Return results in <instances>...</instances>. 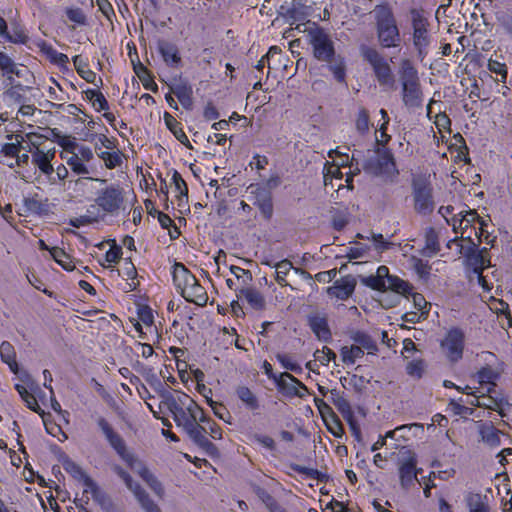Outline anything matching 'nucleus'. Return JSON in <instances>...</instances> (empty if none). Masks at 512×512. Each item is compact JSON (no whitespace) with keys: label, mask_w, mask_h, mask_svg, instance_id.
I'll return each mask as SVG.
<instances>
[{"label":"nucleus","mask_w":512,"mask_h":512,"mask_svg":"<svg viewBox=\"0 0 512 512\" xmlns=\"http://www.w3.org/2000/svg\"><path fill=\"white\" fill-rule=\"evenodd\" d=\"M166 404L173 414L177 426L182 427L196 445L202 448L211 446L209 440L201 434V427L198 423L204 419L203 410L189 395L182 393L177 398L169 395Z\"/></svg>","instance_id":"1"},{"label":"nucleus","mask_w":512,"mask_h":512,"mask_svg":"<svg viewBox=\"0 0 512 512\" xmlns=\"http://www.w3.org/2000/svg\"><path fill=\"white\" fill-rule=\"evenodd\" d=\"M305 32L315 59L327 63L335 79L338 82H344L346 77L344 58L336 54L331 35L316 23L309 25Z\"/></svg>","instance_id":"2"},{"label":"nucleus","mask_w":512,"mask_h":512,"mask_svg":"<svg viewBox=\"0 0 512 512\" xmlns=\"http://www.w3.org/2000/svg\"><path fill=\"white\" fill-rule=\"evenodd\" d=\"M361 283L377 291L385 292L390 290L405 297L412 294L414 306L420 312L426 311L425 309L429 305L421 294L413 293L412 284L397 276L390 275L388 267L384 265L378 267L375 275L362 277Z\"/></svg>","instance_id":"3"},{"label":"nucleus","mask_w":512,"mask_h":512,"mask_svg":"<svg viewBox=\"0 0 512 512\" xmlns=\"http://www.w3.org/2000/svg\"><path fill=\"white\" fill-rule=\"evenodd\" d=\"M370 14L375 21L380 45L384 48L399 46L400 32L392 8L388 4L376 5Z\"/></svg>","instance_id":"4"},{"label":"nucleus","mask_w":512,"mask_h":512,"mask_svg":"<svg viewBox=\"0 0 512 512\" xmlns=\"http://www.w3.org/2000/svg\"><path fill=\"white\" fill-rule=\"evenodd\" d=\"M400 81L403 104L409 109L421 108L423 105V91L418 72L409 60L401 62Z\"/></svg>","instance_id":"5"},{"label":"nucleus","mask_w":512,"mask_h":512,"mask_svg":"<svg viewBox=\"0 0 512 512\" xmlns=\"http://www.w3.org/2000/svg\"><path fill=\"white\" fill-rule=\"evenodd\" d=\"M411 187L415 212L423 216L430 215L435 209L430 181L421 175L413 176Z\"/></svg>","instance_id":"6"},{"label":"nucleus","mask_w":512,"mask_h":512,"mask_svg":"<svg viewBox=\"0 0 512 512\" xmlns=\"http://www.w3.org/2000/svg\"><path fill=\"white\" fill-rule=\"evenodd\" d=\"M361 55L373 68L378 83L381 86L393 89L395 86L394 76L389 63L375 49L367 45L360 48Z\"/></svg>","instance_id":"7"},{"label":"nucleus","mask_w":512,"mask_h":512,"mask_svg":"<svg viewBox=\"0 0 512 512\" xmlns=\"http://www.w3.org/2000/svg\"><path fill=\"white\" fill-rule=\"evenodd\" d=\"M97 425L101 429L102 433L105 435L108 443L116 451L119 457L123 461H125L130 467H132L135 462V457L132 453H130L127 450L123 438L117 432L114 431L113 427L104 417H99L97 419Z\"/></svg>","instance_id":"8"},{"label":"nucleus","mask_w":512,"mask_h":512,"mask_svg":"<svg viewBox=\"0 0 512 512\" xmlns=\"http://www.w3.org/2000/svg\"><path fill=\"white\" fill-rule=\"evenodd\" d=\"M95 201L104 212L113 214L124 203V190L119 185L111 184L98 192Z\"/></svg>","instance_id":"9"},{"label":"nucleus","mask_w":512,"mask_h":512,"mask_svg":"<svg viewBox=\"0 0 512 512\" xmlns=\"http://www.w3.org/2000/svg\"><path fill=\"white\" fill-rule=\"evenodd\" d=\"M465 334L460 328L450 329L441 342L446 357L451 362L459 361L463 356Z\"/></svg>","instance_id":"10"},{"label":"nucleus","mask_w":512,"mask_h":512,"mask_svg":"<svg viewBox=\"0 0 512 512\" xmlns=\"http://www.w3.org/2000/svg\"><path fill=\"white\" fill-rule=\"evenodd\" d=\"M35 149H29L31 153L32 163L44 174L51 184H56V177H54V167L52 160L55 158V148L44 151L32 143Z\"/></svg>","instance_id":"11"},{"label":"nucleus","mask_w":512,"mask_h":512,"mask_svg":"<svg viewBox=\"0 0 512 512\" xmlns=\"http://www.w3.org/2000/svg\"><path fill=\"white\" fill-rule=\"evenodd\" d=\"M205 207L210 210L209 215L211 217H221L224 209V192L218 185V180L212 179L206 189Z\"/></svg>","instance_id":"12"},{"label":"nucleus","mask_w":512,"mask_h":512,"mask_svg":"<svg viewBox=\"0 0 512 512\" xmlns=\"http://www.w3.org/2000/svg\"><path fill=\"white\" fill-rule=\"evenodd\" d=\"M427 25V20L423 16L418 12H412L413 43L420 55L425 52L429 45Z\"/></svg>","instance_id":"13"},{"label":"nucleus","mask_w":512,"mask_h":512,"mask_svg":"<svg viewBox=\"0 0 512 512\" xmlns=\"http://www.w3.org/2000/svg\"><path fill=\"white\" fill-rule=\"evenodd\" d=\"M417 460L414 454H410L405 460L399 463V478L401 487L408 490L414 481H417V475L421 469H416Z\"/></svg>","instance_id":"14"},{"label":"nucleus","mask_w":512,"mask_h":512,"mask_svg":"<svg viewBox=\"0 0 512 512\" xmlns=\"http://www.w3.org/2000/svg\"><path fill=\"white\" fill-rule=\"evenodd\" d=\"M173 283L182 297L196 282V277L182 264L176 262L172 270Z\"/></svg>","instance_id":"15"},{"label":"nucleus","mask_w":512,"mask_h":512,"mask_svg":"<svg viewBox=\"0 0 512 512\" xmlns=\"http://www.w3.org/2000/svg\"><path fill=\"white\" fill-rule=\"evenodd\" d=\"M275 383L279 392L289 398L300 395L298 393L297 386H299L304 392L308 391L307 387L300 380L288 372L281 373Z\"/></svg>","instance_id":"16"},{"label":"nucleus","mask_w":512,"mask_h":512,"mask_svg":"<svg viewBox=\"0 0 512 512\" xmlns=\"http://www.w3.org/2000/svg\"><path fill=\"white\" fill-rule=\"evenodd\" d=\"M355 287V277L347 275L336 280L332 286L328 287L327 293L337 299L346 300L354 293Z\"/></svg>","instance_id":"17"},{"label":"nucleus","mask_w":512,"mask_h":512,"mask_svg":"<svg viewBox=\"0 0 512 512\" xmlns=\"http://www.w3.org/2000/svg\"><path fill=\"white\" fill-rule=\"evenodd\" d=\"M86 488L83 491V497L79 499V502H83L88 504L89 498L85 497V495L90 492L95 502H97L100 507L105 510L110 507V504L113 502L111 498L103 491L100 490L98 485L94 482L93 479H86Z\"/></svg>","instance_id":"18"},{"label":"nucleus","mask_w":512,"mask_h":512,"mask_svg":"<svg viewBox=\"0 0 512 512\" xmlns=\"http://www.w3.org/2000/svg\"><path fill=\"white\" fill-rule=\"evenodd\" d=\"M11 30H8L6 42L14 45H27L30 41L29 32L26 26L19 19L10 22Z\"/></svg>","instance_id":"19"},{"label":"nucleus","mask_w":512,"mask_h":512,"mask_svg":"<svg viewBox=\"0 0 512 512\" xmlns=\"http://www.w3.org/2000/svg\"><path fill=\"white\" fill-rule=\"evenodd\" d=\"M230 273L232 277L226 278V285L235 291L245 289L244 287L252 279L250 271L235 265L230 266Z\"/></svg>","instance_id":"20"},{"label":"nucleus","mask_w":512,"mask_h":512,"mask_svg":"<svg viewBox=\"0 0 512 512\" xmlns=\"http://www.w3.org/2000/svg\"><path fill=\"white\" fill-rule=\"evenodd\" d=\"M158 51L164 62L170 67H177L181 62L177 46L166 40L158 41Z\"/></svg>","instance_id":"21"},{"label":"nucleus","mask_w":512,"mask_h":512,"mask_svg":"<svg viewBox=\"0 0 512 512\" xmlns=\"http://www.w3.org/2000/svg\"><path fill=\"white\" fill-rule=\"evenodd\" d=\"M256 195L255 204L260 209L265 219L269 220L273 215L272 196L269 190L257 187L252 191Z\"/></svg>","instance_id":"22"},{"label":"nucleus","mask_w":512,"mask_h":512,"mask_svg":"<svg viewBox=\"0 0 512 512\" xmlns=\"http://www.w3.org/2000/svg\"><path fill=\"white\" fill-rule=\"evenodd\" d=\"M487 253V249L483 248L476 254H472L466 260L467 266L473 269L474 273L478 275L480 281H484L482 272L486 267L490 265V260L487 258Z\"/></svg>","instance_id":"23"},{"label":"nucleus","mask_w":512,"mask_h":512,"mask_svg":"<svg viewBox=\"0 0 512 512\" xmlns=\"http://www.w3.org/2000/svg\"><path fill=\"white\" fill-rule=\"evenodd\" d=\"M308 322L311 330L315 333L318 339L323 341L331 339V332L325 317L319 315L310 316Z\"/></svg>","instance_id":"24"},{"label":"nucleus","mask_w":512,"mask_h":512,"mask_svg":"<svg viewBox=\"0 0 512 512\" xmlns=\"http://www.w3.org/2000/svg\"><path fill=\"white\" fill-rule=\"evenodd\" d=\"M478 431L481 436V440L490 447H497L500 445V431L491 423H479Z\"/></svg>","instance_id":"25"},{"label":"nucleus","mask_w":512,"mask_h":512,"mask_svg":"<svg viewBox=\"0 0 512 512\" xmlns=\"http://www.w3.org/2000/svg\"><path fill=\"white\" fill-rule=\"evenodd\" d=\"M164 121L167 128L173 133L175 138L187 148L191 149L192 146L188 137L186 136L183 129L180 127V123L168 112L164 114Z\"/></svg>","instance_id":"26"},{"label":"nucleus","mask_w":512,"mask_h":512,"mask_svg":"<svg viewBox=\"0 0 512 512\" xmlns=\"http://www.w3.org/2000/svg\"><path fill=\"white\" fill-rule=\"evenodd\" d=\"M132 63L134 72L142 82L144 88L152 92H157L158 86L153 80V76L151 75L149 70L139 60L137 61V63H135L134 60L132 59Z\"/></svg>","instance_id":"27"},{"label":"nucleus","mask_w":512,"mask_h":512,"mask_svg":"<svg viewBox=\"0 0 512 512\" xmlns=\"http://www.w3.org/2000/svg\"><path fill=\"white\" fill-rule=\"evenodd\" d=\"M7 139L10 141L14 139L15 142L3 144L0 149V154H2L3 158L11 159L18 155V153H20L22 149H24V147L22 146L23 136L9 134L7 135Z\"/></svg>","instance_id":"28"},{"label":"nucleus","mask_w":512,"mask_h":512,"mask_svg":"<svg viewBox=\"0 0 512 512\" xmlns=\"http://www.w3.org/2000/svg\"><path fill=\"white\" fill-rule=\"evenodd\" d=\"M135 497L145 512H161L159 506L139 484L135 485Z\"/></svg>","instance_id":"29"},{"label":"nucleus","mask_w":512,"mask_h":512,"mask_svg":"<svg viewBox=\"0 0 512 512\" xmlns=\"http://www.w3.org/2000/svg\"><path fill=\"white\" fill-rule=\"evenodd\" d=\"M183 298L197 305H205L207 302V294L204 288L199 284L198 280L191 286Z\"/></svg>","instance_id":"30"},{"label":"nucleus","mask_w":512,"mask_h":512,"mask_svg":"<svg viewBox=\"0 0 512 512\" xmlns=\"http://www.w3.org/2000/svg\"><path fill=\"white\" fill-rule=\"evenodd\" d=\"M42 51L45 53L51 63L57 65L63 70H68L69 58L66 54L58 52L52 46L43 45Z\"/></svg>","instance_id":"31"},{"label":"nucleus","mask_w":512,"mask_h":512,"mask_svg":"<svg viewBox=\"0 0 512 512\" xmlns=\"http://www.w3.org/2000/svg\"><path fill=\"white\" fill-rule=\"evenodd\" d=\"M236 394L249 410L255 411L260 408L256 395L248 387L239 386L236 389Z\"/></svg>","instance_id":"32"},{"label":"nucleus","mask_w":512,"mask_h":512,"mask_svg":"<svg viewBox=\"0 0 512 512\" xmlns=\"http://www.w3.org/2000/svg\"><path fill=\"white\" fill-rule=\"evenodd\" d=\"M240 292L253 309L262 310L265 308V299L259 291L246 288Z\"/></svg>","instance_id":"33"},{"label":"nucleus","mask_w":512,"mask_h":512,"mask_svg":"<svg viewBox=\"0 0 512 512\" xmlns=\"http://www.w3.org/2000/svg\"><path fill=\"white\" fill-rule=\"evenodd\" d=\"M72 60L77 73L87 82L94 83L96 74L88 68L86 60L81 55L74 56Z\"/></svg>","instance_id":"34"},{"label":"nucleus","mask_w":512,"mask_h":512,"mask_svg":"<svg viewBox=\"0 0 512 512\" xmlns=\"http://www.w3.org/2000/svg\"><path fill=\"white\" fill-rule=\"evenodd\" d=\"M15 389L30 410L40 415L44 413L34 395L29 393V391L24 385L16 384Z\"/></svg>","instance_id":"35"},{"label":"nucleus","mask_w":512,"mask_h":512,"mask_svg":"<svg viewBox=\"0 0 512 512\" xmlns=\"http://www.w3.org/2000/svg\"><path fill=\"white\" fill-rule=\"evenodd\" d=\"M343 178V173L338 165H335L334 163L327 162L323 169V181L324 186L327 187L333 185V180H341Z\"/></svg>","instance_id":"36"},{"label":"nucleus","mask_w":512,"mask_h":512,"mask_svg":"<svg viewBox=\"0 0 512 512\" xmlns=\"http://www.w3.org/2000/svg\"><path fill=\"white\" fill-rule=\"evenodd\" d=\"M201 427V434L205 436V434H209L213 439H221L222 438V429L221 427L212 421L210 418H207L204 415L203 421H198Z\"/></svg>","instance_id":"37"},{"label":"nucleus","mask_w":512,"mask_h":512,"mask_svg":"<svg viewBox=\"0 0 512 512\" xmlns=\"http://www.w3.org/2000/svg\"><path fill=\"white\" fill-rule=\"evenodd\" d=\"M66 163L70 166L71 170L77 175H88L94 171V169L90 168L83 161H81L77 155L74 153L71 156L66 157Z\"/></svg>","instance_id":"38"},{"label":"nucleus","mask_w":512,"mask_h":512,"mask_svg":"<svg viewBox=\"0 0 512 512\" xmlns=\"http://www.w3.org/2000/svg\"><path fill=\"white\" fill-rule=\"evenodd\" d=\"M342 361L346 364H353L358 358L364 355V351L358 345L344 346L340 351Z\"/></svg>","instance_id":"39"},{"label":"nucleus","mask_w":512,"mask_h":512,"mask_svg":"<svg viewBox=\"0 0 512 512\" xmlns=\"http://www.w3.org/2000/svg\"><path fill=\"white\" fill-rule=\"evenodd\" d=\"M50 254L63 269L67 271H72L74 269L70 256L63 249L59 247H52Z\"/></svg>","instance_id":"40"},{"label":"nucleus","mask_w":512,"mask_h":512,"mask_svg":"<svg viewBox=\"0 0 512 512\" xmlns=\"http://www.w3.org/2000/svg\"><path fill=\"white\" fill-rule=\"evenodd\" d=\"M172 181H173V183L175 185L176 191L179 193L177 195V197H178V201H179V206H181L184 201L187 202V200H188V187H187V184L183 180V178L180 175V173L178 171H176V170L173 172Z\"/></svg>","instance_id":"41"},{"label":"nucleus","mask_w":512,"mask_h":512,"mask_svg":"<svg viewBox=\"0 0 512 512\" xmlns=\"http://www.w3.org/2000/svg\"><path fill=\"white\" fill-rule=\"evenodd\" d=\"M466 500L469 512H489V506L483 501L481 494L470 493Z\"/></svg>","instance_id":"42"},{"label":"nucleus","mask_w":512,"mask_h":512,"mask_svg":"<svg viewBox=\"0 0 512 512\" xmlns=\"http://www.w3.org/2000/svg\"><path fill=\"white\" fill-rule=\"evenodd\" d=\"M63 468L73 478L81 480L84 486H86V479L90 477L83 471V469L78 464H76L74 461L70 459H66L63 462Z\"/></svg>","instance_id":"43"},{"label":"nucleus","mask_w":512,"mask_h":512,"mask_svg":"<svg viewBox=\"0 0 512 512\" xmlns=\"http://www.w3.org/2000/svg\"><path fill=\"white\" fill-rule=\"evenodd\" d=\"M353 340L362 348L363 351L366 349L369 353H372L377 350L375 341L364 332H356L353 336Z\"/></svg>","instance_id":"44"},{"label":"nucleus","mask_w":512,"mask_h":512,"mask_svg":"<svg viewBox=\"0 0 512 512\" xmlns=\"http://www.w3.org/2000/svg\"><path fill=\"white\" fill-rule=\"evenodd\" d=\"M276 268V281L281 286H287L288 283L286 282V275L289 273V271L293 268L292 263L285 259L280 262H278L275 265Z\"/></svg>","instance_id":"45"},{"label":"nucleus","mask_w":512,"mask_h":512,"mask_svg":"<svg viewBox=\"0 0 512 512\" xmlns=\"http://www.w3.org/2000/svg\"><path fill=\"white\" fill-rule=\"evenodd\" d=\"M461 218L458 220L461 229H467L472 223L478 221L481 226H484V221L480 218L475 210H469L465 213L460 212Z\"/></svg>","instance_id":"46"},{"label":"nucleus","mask_w":512,"mask_h":512,"mask_svg":"<svg viewBox=\"0 0 512 512\" xmlns=\"http://www.w3.org/2000/svg\"><path fill=\"white\" fill-rule=\"evenodd\" d=\"M72 149H77V152H73L77 157L83 161L84 163H89L94 158L93 151L88 146H78L76 143H70L66 146V150L70 151Z\"/></svg>","instance_id":"47"},{"label":"nucleus","mask_w":512,"mask_h":512,"mask_svg":"<svg viewBox=\"0 0 512 512\" xmlns=\"http://www.w3.org/2000/svg\"><path fill=\"white\" fill-rule=\"evenodd\" d=\"M290 468L293 471H295L297 473H300V474H303V475H305V476H307L308 478H311V479H316V480H319V481H324V479H325V475L322 474L317 469L308 468V467L301 466V465H298V464H295V463L290 464Z\"/></svg>","instance_id":"48"},{"label":"nucleus","mask_w":512,"mask_h":512,"mask_svg":"<svg viewBox=\"0 0 512 512\" xmlns=\"http://www.w3.org/2000/svg\"><path fill=\"white\" fill-rule=\"evenodd\" d=\"M98 156L104 161L108 169H114L122 163L121 156L118 152L102 151L98 153Z\"/></svg>","instance_id":"49"},{"label":"nucleus","mask_w":512,"mask_h":512,"mask_svg":"<svg viewBox=\"0 0 512 512\" xmlns=\"http://www.w3.org/2000/svg\"><path fill=\"white\" fill-rule=\"evenodd\" d=\"M325 423L330 433H332L335 437H342L344 434L343 425L334 413L330 415V420L325 419Z\"/></svg>","instance_id":"50"},{"label":"nucleus","mask_w":512,"mask_h":512,"mask_svg":"<svg viewBox=\"0 0 512 512\" xmlns=\"http://www.w3.org/2000/svg\"><path fill=\"white\" fill-rule=\"evenodd\" d=\"M488 69L490 72L500 75L501 76L500 81L502 83L506 82L508 72H507V66L504 63H501L497 60L489 59Z\"/></svg>","instance_id":"51"},{"label":"nucleus","mask_w":512,"mask_h":512,"mask_svg":"<svg viewBox=\"0 0 512 512\" xmlns=\"http://www.w3.org/2000/svg\"><path fill=\"white\" fill-rule=\"evenodd\" d=\"M496 373L491 368H483L479 371L478 377L481 383H487L490 385L487 392L492 393L495 388V384L493 383V380L496 378Z\"/></svg>","instance_id":"52"},{"label":"nucleus","mask_w":512,"mask_h":512,"mask_svg":"<svg viewBox=\"0 0 512 512\" xmlns=\"http://www.w3.org/2000/svg\"><path fill=\"white\" fill-rule=\"evenodd\" d=\"M471 405H475L477 407H483V408L495 410V411H497L500 407L499 402L492 396H488V397L483 396L481 398H477L475 400V402L474 401L471 402Z\"/></svg>","instance_id":"53"},{"label":"nucleus","mask_w":512,"mask_h":512,"mask_svg":"<svg viewBox=\"0 0 512 512\" xmlns=\"http://www.w3.org/2000/svg\"><path fill=\"white\" fill-rule=\"evenodd\" d=\"M314 357L322 364L328 365L331 360H335L336 354L333 350L324 346L321 350H316Z\"/></svg>","instance_id":"54"},{"label":"nucleus","mask_w":512,"mask_h":512,"mask_svg":"<svg viewBox=\"0 0 512 512\" xmlns=\"http://www.w3.org/2000/svg\"><path fill=\"white\" fill-rule=\"evenodd\" d=\"M173 93L179 99L181 104L185 107L191 105V90L185 86H177L174 88Z\"/></svg>","instance_id":"55"},{"label":"nucleus","mask_w":512,"mask_h":512,"mask_svg":"<svg viewBox=\"0 0 512 512\" xmlns=\"http://www.w3.org/2000/svg\"><path fill=\"white\" fill-rule=\"evenodd\" d=\"M335 407L338 409V411L343 415L345 418H351L352 417V409L349 401L342 397H337L336 401L334 402Z\"/></svg>","instance_id":"56"},{"label":"nucleus","mask_w":512,"mask_h":512,"mask_svg":"<svg viewBox=\"0 0 512 512\" xmlns=\"http://www.w3.org/2000/svg\"><path fill=\"white\" fill-rule=\"evenodd\" d=\"M406 371L412 377L421 378L424 371V362L422 360L411 361L408 363Z\"/></svg>","instance_id":"57"},{"label":"nucleus","mask_w":512,"mask_h":512,"mask_svg":"<svg viewBox=\"0 0 512 512\" xmlns=\"http://www.w3.org/2000/svg\"><path fill=\"white\" fill-rule=\"evenodd\" d=\"M66 15L74 23L83 25L86 22V16L81 8H69L66 10Z\"/></svg>","instance_id":"58"},{"label":"nucleus","mask_w":512,"mask_h":512,"mask_svg":"<svg viewBox=\"0 0 512 512\" xmlns=\"http://www.w3.org/2000/svg\"><path fill=\"white\" fill-rule=\"evenodd\" d=\"M425 249L430 250L433 254H436L440 250L437 234L433 229H430L426 233Z\"/></svg>","instance_id":"59"},{"label":"nucleus","mask_w":512,"mask_h":512,"mask_svg":"<svg viewBox=\"0 0 512 512\" xmlns=\"http://www.w3.org/2000/svg\"><path fill=\"white\" fill-rule=\"evenodd\" d=\"M356 128L361 133H365L369 129V114L365 109L360 110L358 114Z\"/></svg>","instance_id":"60"},{"label":"nucleus","mask_w":512,"mask_h":512,"mask_svg":"<svg viewBox=\"0 0 512 512\" xmlns=\"http://www.w3.org/2000/svg\"><path fill=\"white\" fill-rule=\"evenodd\" d=\"M276 358L287 370H291L294 372H298L301 370V367L297 363L293 362L291 357L287 354L279 353L276 355Z\"/></svg>","instance_id":"61"},{"label":"nucleus","mask_w":512,"mask_h":512,"mask_svg":"<svg viewBox=\"0 0 512 512\" xmlns=\"http://www.w3.org/2000/svg\"><path fill=\"white\" fill-rule=\"evenodd\" d=\"M257 495L263 501V503L266 505L270 512L274 509V507H276L279 504L275 500V498L264 489H259Z\"/></svg>","instance_id":"62"},{"label":"nucleus","mask_w":512,"mask_h":512,"mask_svg":"<svg viewBox=\"0 0 512 512\" xmlns=\"http://www.w3.org/2000/svg\"><path fill=\"white\" fill-rule=\"evenodd\" d=\"M413 261H414L413 267H414L415 271L417 272V274L420 277H428V275L430 274V269H431L428 262H424L422 259H419V258H415V259H413Z\"/></svg>","instance_id":"63"},{"label":"nucleus","mask_w":512,"mask_h":512,"mask_svg":"<svg viewBox=\"0 0 512 512\" xmlns=\"http://www.w3.org/2000/svg\"><path fill=\"white\" fill-rule=\"evenodd\" d=\"M501 27L505 29V31L512 36V14L508 12H503L497 17Z\"/></svg>","instance_id":"64"}]
</instances>
